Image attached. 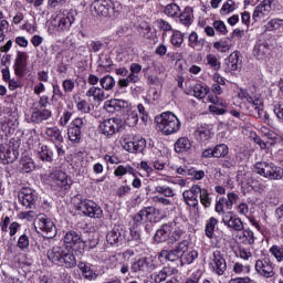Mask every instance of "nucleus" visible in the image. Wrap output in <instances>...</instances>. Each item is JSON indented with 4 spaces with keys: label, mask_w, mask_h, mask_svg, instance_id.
<instances>
[{
    "label": "nucleus",
    "mask_w": 283,
    "mask_h": 283,
    "mask_svg": "<svg viewBox=\"0 0 283 283\" xmlns=\"http://www.w3.org/2000/svg\"><path fill=\"white\" fill-rule=\"evenodd\" d=\"M185 234V226L172 221L163 224L155 234L156 242H168V244H176Z\"/></svg>",
    "instance_id": "obj_1"
},
{
    "label": "nucleus",
    "mask_w": 283,
    "mask_h": 283,
    "mask_svg": "<svg viewBox=\"0 0 283 283\" xmlns=\"http://www.w3.org/2000/svg\"><path fill=\"white\" fill-rule=\"evenodd\" d=\"M93 8L97 17L109 19L111 21L118 19L123 11V4L119 1L114 0H95L93 2Z\"/></svg>",
    "instance_id": "obj_2"
},
{
    "label": "nucleus",
    "mask_w": 283,
    "mask_h": 283,
    "mask_svg": "<svg viewBox=\"0 0 283 283\" xmlns=\"http://www.w3.org/2000/svg\"><path fill=\"white\" fill-rule=\"evenodd\" d=\"M156 123L157 129L164 136H171V134H178L180 132V119L171 112L161 113L159 117H156Z\"/></svg>",
    "instance_id": "obj_3"
},
{
    "label": "nucleus",
    "mask_w": 283,
    "mask_h": 283,
    "mask_svg": "<svg viewBox=\"0 0 283 283\" xmlns=\"http://www.w3.org/2000/svg\"><path fill=\"white\" fill-rule=\"evenodd\" d=\"M254 171L268 180H282L283 168L271 161H259L254 165Z\"/></svg>",
    "instance_id": "obj_4"
},
{
    "label": "nucleus",
    "mask_w": 283,
    "mask_h": 283,
    "mask_svg": "<svg viewBox=\"0 0 283 283\" xmlns=\"http://www.w3.org/2000/svg\"><path fill=\"white\" fill-rule=\"evenodd\" d=\"M74 21L75 18L73 12L59 13L51 21V25L54 28L55 32H67V30L72 28Z\"/></svg>",
    "instance_id": "obj_5"
},
{
    "label": "nucleus",
    "mask_w": 283,
    "mask_h": 283,
    "mask_svg": "<svg viewBox=\"0 0 283 283\" xmlns=\"http://www.w3.org/2000/svg\"><path fill=\"white\" fill-rule=\"evenodd\" d=\"M157 210L154 207H146L139 210L133 217V226L140 227V224H145V222H158V217L156 216Z\"/></svg>",
    "instance_id": "obj_6"
},
{
    "label": "nucleus",
    "mask_w": 283,
    "mask_h": 283,
    "mask_svg": "<svg viewBox=\"0 0 283 283\" xmlns=\"http://www.w3.org/2000/svg\"><path fill=\"white\" fill-rule=\"evenodd\" d=\"M49 182L55 191L61 189L67 190L72 185V179L67 178V174L61 170H56L50 175Z\"/></svg>",
    "instance_id": "obj_7"
},
{
    "label": "nucleus",
    "mask_w": 283,
    "mask_h": 283,
    "mask_svg": "<svg viewBox=\"0 0 283 283\" xmlns=\"http://www.w3.org/2000/svg\"><path fill=\"white\" fill-rule=\"evenodd\" d=\"M36 229L42 231L44 238L52 239L56 235V226H54V221L48 218L45 214H39L35 219Z\"/></svg>",
    "instance_id": "obj_8"
},
{
    "label": "nucleus",
    "mask_w": 283,
    "mask_h": 283,
    "mask_svg": "<svg viewBox=\"0 0 283 283\" xmlns=\"http://www.w3.org/2000/svg\"><path fill=\"white\" fill-rule=\"evenodd\" d=\"M98 127L99 134H103V136H106V138H111V136H114V134H118V132H120L123 120H120V118L112 117L104 119Z\"/></svg>",
    "instance_id": "obj_9"
},
{
    "label": "nucleus",
    "mask_w": 283,
    "mask_h": 283,
    "mask_svg": "<svg viewBox=\"0 0 283 283\" xmlns=\"http://www.w3.org/2000/svg\"><path fill=\"white\" fill-rule=\"evenodd\" d=\"M63 242L66 249H71V251H78V253H82L85 247V242H83L81 234L74 230L64 234Z\"/></svg>",
    "instance_id": "obj_10"
},
{
    "label": "nucleus",
    "mask_w": 283,
    "mask_h": 283,
    "mask_svg": "<svg viewBox=\"0 0 283 283\" xmlns=\"http://www.w3.org/2000/svg\"><path fill=\"white\" fill-rule=\"evenodd\" d=\"M77 210L88 218H103V209L92 200H82Z\"/></svg>",
    "instance_id": "obj_11"
},
{
    "label": "nucleus",
    "mask_w": 283,
    "mask_h": 283,
    "mask_svg": "<svg viewBox=\"0 0 283 283\" xmlns=\"http://www.w3.org/2000/svg\"><path fill=\"white\" fill-rule=\"evenodd\" d=\"M18 198L23 207L27 209H34L36 206V200H39V195L34 191V189L23 187L19 191Z\"/></svg>",
    "instance_id": "obj_12"
},
{
    "label": "nucleus",
    "mask_w": 283,
    "mask_h": 283,
    "mask_svg": "<svg viewBox=\"0 0 283 283\" xmlns=\"http://www.w3.org/2000/svg\"><path fill=\"white\" fill-rule=\"evenodd\" d=\"M209 266L217 275H224L227 271V260L220 250H216L210 256Z\"/></svg>",
    "instance_id": "obj_13"
},
{
    "label": "nucleus",
    "mask_w": 283,
    "mask_h": 283,
    "mask_svg": "<svg viewBox=\"0 0 283 283\" xmlns=\"http://www.w3.org/2000/svg\"><path fill=\"white\" fill-rule=\"evenodd\" d=\"M254 269L262 277H273L275 275L273 262L266 256L256 260Z\"/></svg>",
    "instance_id": "obj_14"
},
{
    "label": "nucleus",
    "mask_w": 283,
    "mask_h": 283,
    "mask_svg": "<svg viewBox=\"0 0 283 283\" xmlns=\"http://www.w3.org/2000/svg\"><path fill=\"white\" fill-rule=\"evenodd\" d=\"M130 271L133 273H151V271H156V262L151 259L142 258L132 264Z\"/></svg>",
    "instance_id": "obj_15"
},
{
    "label": "nucleus",
    "mask_w": 283,
    "mask_h": 283,
    "mask_svg": "<svg viewBox=\"0 0 283 283\" xmlns=\"http://www.w3.org/2000/svg\"><path fill=\"white\" fill-rule=\"evenodd\" d=\"M31 109L32 113L30 120L35 125H41V123H44V120H50L52 118V111L48 108H38L36 103L32 104Z\"/></svg>",
    "instance_id": "obj_16"
},
{
    "label": "nucleus",
    "mask_w": 283,
    "mask_h": 283,
    "mask_svg": "<svg viewBox=\"0 0 283 283\" xmlns=\"http://www.w3.org/2000/svg\"><path fill=\"white\" fill-rule=\"evenodd\" d=\"M222 222L224 227L232 229V231H242L244 229V222H242V219L235 216L233 211L223 213Z\"/></svg>",
    "instance_id": "obj_17"
},
{
    "label": "nucleus",
    "mask_w": 283,
    "mask_h": 283,
    "mask_svg": "<svg viewBox=\"0 0 283 283\" xmlns=\"http://www.w3.org/2000/svg\"><path fill=\"white\" fill-rule=\"evenodd\" d=\"M147 147V140L142 136H135L132 142L124 144V149L129 154H143Z\"/></svg>",
    "instance_id": "obj_18"
},
{
    "label": "nucleus",
    "mask_w": 283,
    "mask_h": 283,
    "mask_svg": "<svg viewBox=\"0 0 283 283\" xmlns=\"http://www.w3.org/2000/svg\"><path fill=\"white\" fill-rule=\"evenodd\" d=\"M28 67V53L23 51H18L13 64V70L15 76L22 77L25 74V69Z\"/></svg>",
    "instance_id": "obj_19"
},
{
    "label": "nucleus",
    "mask_w": 283,
    "mask_h": 283,
    "mask_svg": "<svg viewBox=\"0 0 283 283\" xmlns=\"http://www.w3.org/2000/svg\"><path fill=\"white\" fill-rule=\"evenodd\" d=\"M132 106V104H129V102L125 101V99H111V101H106L105 102V109H107V112H125L129 109V107Z\"/></svg>",
    "instance_id": "obj_20"
},
{
    "label": "nucleus",
    "mask_w": 283,
    "mask_h": 283,
    "mask_svg": "<svg viewBox=\"0 0 283 283\" xmlns=\"http://www.w3.org/2000/svg\"><path fill=\"white\" fill-rule=\"evenodd\" d=\"M200 186L198 185H192L190 187V189L185 190L182 192V198H184V202L189 206V205H198L200 203L198 201V197L200 196Z\"/></svg>",
    "instance_id": "obj_21"
},
{
    "label": "nucleus",
    "mask_w": 283,
    "mask_h": 283,
    "mask_svg": "<svg viewBox=\"0 0 283 283\" xmlns=\"http://www.w3.org/2000/svg\"><path fill=\"white\" fill-rule=\"evenodd\" d=\"M176 273H178V270H176V268L164 266L160 271L154 272L150 275V279L155 283H163L167 281V277H171V275H176Z\"/></svg>",
    "instance_id": "obj_22"
},
{
    "label": "nucleus",
    "mask_w": 283,
    "mask_h": 283,
    "mask_svg": "<svg viewBox=\"0 0 283 283\" xmlns=\"http://www.w3.org/2000/svg\"><path fill=\"white\" fill-rule=\"evenodd\" d=\"M238 96L239 98H241V101H247V103H249L250 109H254V112H259V114H262V101L251 97V95H249V92L244 90H240Z\"/></svg>",
    "instance_id": "obj_23"
},
{
    "label": "nucleus",
    "mask_w": 283,
    "mask_h": 283,
    "mask_svg": "<svg viewBox=\"0 0 283 283\" xmlns=\"http://www.w3.org/2000/svg\"><path fill=\"white\" fill-rule=\"evenodd\" d=\"M46 140L53 145H63V133L57 126L46 127L45 129Z\"/></svg>",
    "instance_id": "obj_24"
},
{
    "label": "nucleus",
    "mask_w": 283,
    "mask_h": 283,
    "mask_svg": "<svg viewBox=\"0 0 283 283\" xmlns=\"http://www.w3.org/2000/svg\"><path fill=\"white\" fill-rule=\"evenodd\" d=\"M0 151H2L1 156L4 160V165H10L19 158V150L12 146H0Z\"/></svg>",
    "instance_id": "obj_25"
},
{
    "label": "nucleus",
    "mask_w": 283,
    "mask_h": 283,
    "mask_svg": "<svg viewBox=\"0 0 283 283\" xmlns=\"http://www.w3.org/2000/svg\"><path fill=\"white\" fill-rule=\"evenodd\" d=\"M242 65V60L240 59V52H232L226 60V66L228 72H238Z\"/></svg>",
    "instance_id": "obj_26"
},
{
    "label": "nucleus",
    "mask_w": 283,
    "mask_h": 283,
    "mask_svg": "<svg viewBox=\"0 0 283 283\" xmlns=\"http://www.w3.org/2000/svg\"><path fill=\"white\" fill-rule=\"evenodd\" d=\"M65 253V248L61 245H55L51 250L48 251V260L52 262V264L61 265V260L63 259V254Z\"/></svg>",
    "instance_id": "obj_27"
},
{
    "label": "nucleus",
    "mask_w": 283,
    "mask_h": 283,
    "mask_svg": "<svg viewBox=\"0 0 283 283\" xmlns=\"http://www.w3.org/2000/svg\"><path fill=\"white\" fill-rule=\"evenodd\" d=\"M86 96L88 98H93L95 103H103V101L107 99L108 96L105 95V91L103 87L92 86L86 91Z\"/></svg>",
    "instance_id": "obj_28"
},
{
    "label": "nucleus",
    "mask_w": 283,
    "mask_h": 283,
    "mask_svg": "<svg viewBox=\"0 0 283 283\" xmlns=\"http://www.w3.org/2000/svg\"><path fill=\"white\" fill-rule=\"evenodd\" d=\"M38 158L43 163H54V151L48 145H41L38 150Z\"/></svg>",
    "instance_id": "obj_29"
},
{
    "label": "nucleus",
    "mask_w": 283,
    "mask_h": 283,
    "mask_svg": "<svg viewBox=\"0 0 283 283\" xmlns=\"http://www.w3.org/2000/svg\"><path fill=\"white\" fill-rule=\"evenodd\" d=\"M191 150V140L187 137H180L175 143V151L177 154H187Z\"/></svg>",
    "instance_id": "obj_30"
},
{
    "label": "nucleus",
    "mask_w": 283,
    "mask_h": 283,
    "mask_svg": "<svg viewBox=\"0 0 283 283\" xmlns=\"http://www.w3.org/2000/svg\"><path fill=\"white\" fill-rule=\"evenodd\" d=\"M77 268L80 269L84 280H88L90 282H92L93 280H96V277H98V274H96L95 271L92 270V266L87 265V263L85 262H80L77 264Z\"/></svg>",
    "instance_id": "obj_31"
},
{
    "label": "nucleus",
    "mask_w": 283,
    "mask_h": 283,
    "mask_svg": "<svg viewBox=\"0 0 283 283\" xmlns=\"http://www.w3.org/2000/svg\"><path fill=\"white\" fill-rule=\"evenodd\" d=\"M124 114H126L125 125L128 127H136L138 125V111L136 108L130 106Z\"/></svg>",
    "instance_id": "obj_32"
},
{
    "label": "nucleus",
    "mask_w": 283,
    "mask_h": 283,
    "mask_svg": "<svg viewBox=\"0 0 283 283\" xmlns=\"http://www.w3.org/2000/svg\"><path fill=\"white\" fill-rule=\"evenodd\" d=\"M269 44L258 43L254 45L253 56H255V59H258L259 61H264V59L269 56Z\"/></svg>",
    "instance_id": "obj_33"
},
{
    "label": "nucleus",
    "mask_w": 283,
    "mask_h": 283,
    "mask_svg": "<svg viewBox=\"0 0 283 283\" xmlns=\"http://www.w3.org/2000/svg\"><path fill=\"white\" fill-rule=\"evenodd\" d=\"M237 238L242 244H254L255 242V234L251 229H243L239 231Z\"/></svg>",
    "instance_id": "obj_34"
},
{
    "label": "nucleus",
    "mask_w": 283,
    "mask_h": 283,
    "mask_svg": "<svg viewBox=\"0 0 283 283\" xmlns=\"http://www.w3.org/2000/svg\"><path fill=\"white\" fill-rule=\"evenodd\" d=\"M180 23L189 28L193 23V8L186 7L185 10L178 14Z\"/></svg>",
    "instance_id": "obj_35"
},
{
    "label": "nucleus",
    "mask_w": 283,
    "mask_h": 283,
    "mask_svg": "<svg viewBox=\"0 0 283 283\" xmlns=\"http://www.w3.org/2000/svg\"><path fill=\"white\" fill-rule=\"evenodd\" d=\"M60 266H65V269H74L76 266V256H74V253L64 250Z\"/></svg>",
    "instance_id": "obj_36"
},
{
    "label": "nucleus",
    "mask_w": 283,
    "mask_h": 283,
    "mask_svg": "<svg viewBox=\"0 0 283 283\" xmlns=\"http://www.w3.org/2000/svg\"><path fill=\"white\" fill-rule=\"evenodd\" d=\"M19 167L22 174H30L34 171L36 166L34 165V160L31 159L30 156H24L21 158Z\"/></svg>",
    "instance_id": "obj_37"
},
{
    "label": "nucleus",
    "mask_w": 283,
    "mask_h": 283,
    "mask_svg": "<svg viewBox=\"0 0 283 283\" xmlns=\"http://www.w3.org/2000/svg\"><path fill=\"white\" fill-rule=\"evenodd\" d=\"M205 39H200L198 38V33L196 32H191L189 35V40H188V45L189 48H192V50H197L198 52H200V50H202L205 48Z\"/></svg>",
    "instance_id": "obj_38"
},
{
    "label": "nucleus",
    "mask_w": 283,
    "mask_h": 283,
    "mask_svg": "<svg viewBox=\"0 0 283 283\" xmlns=\"http://www.w3.org/2000/svg\"><path fill=\"white\" fill-rule=\"evenodd\" d=\"M99 85L104 92H112L116 87V80L112 75H105L99 78Z\"/></svg>",
    "instance_id": "obj_39"
},
{
    "label": "nucleus",
    "mask_w": 283,
    "mask_h": 283,
    "mask_svg": "<svg viewBox=\"0 0 283 283\" xmlns=\"http://www.w3.org/2000/svg\"><path fill=\"white\" fill-rule=\"evenodd\" d=\"M206 61L210 70H213V72H220L222 67V63L220 62L218 56H216V54H211V53L207 54Z\"/></svg>",
    "instance_id": "obj_40"
},
{
    "label": "nucleus",
    "mask_w": 283,
    "mask_h": 283,
    "mask_svg": "<svg viewBox=\"0 0 283 283\" xmlns=\"http://www.w3.org/2000/svg\"><path fill=\"white\" fill-rule=\"evenodd\" d=\"M136 170L134 169V167L129 166V165H119L115 168L114 170V176L116 178H123V176H127V174H129L130 176H134V172Z\"/></svg>",
    "instance_id": "obj_41"
},
{
    "label": "nucleus",
    "mask_w": 283,
    "mask_h": 283,
    "mask_svg": "<svg viewBox=\"0 0 283 283\" xmlns=\"http://www.w3.org/2000/svg\"><path fill=\"white\" fill-rule=\"evenodd\" d=\"M269 11L263 9L262 4H259L258 7H255L253 13H252V21H254V23H258L259 21H262L263 19H266V17H269Z\"/></svg>",
    "instance_id": "obj_42"
},
{
    "label": "nucleus",
    "mask_w": 283,
    "mask_h": 283,
    "mask_svg": "<svg viewBox=\"0 0 283 283\" xmlns=\"http://www.w3.org/2000/svg\"><path fill=\"white\" fill-rule=\"evenodd\" d=\"M283 28V20L280 18L271 19L265 24V32H277Z\"/></svg>",
    "instance_id": "obj_43"
},
{
    "label": "nucleus",
    "mask_w": 283,
    "mask_h": 283,
    "mask_svg": "<svg viewBox=\"0 0 283 283\" xmlns=\"http://www.w3.org/2000/svg\"><path fill=\"white\" fill-rule=\"evenodd\" d=\"M160 258H165L168 262H176L182 258L176 249L174 250H163L159 254Z\"/></svg>",
    "instance_id": "obj_44"
},
{
    "label": "nucleus",
    "mask_w": 283,
    "mask_h": 283,
    "mask_svg": "<svg viewBox=\"0 0 283 283\" xmlns=\"http://www.w3.org/2000/svg\"><path fill=\"white\" fill-rule=\"evenodd\" d=\"M164 14L174 19V17H178L180 14V7L175 2H171L165 7Z\"/></svg>",
    "instance_id": "obj_45"
},
{
    "label": "nucleus",
    "mask_w": 283,
    "mask_h": 283,
    "mask_svg": "<svg viewBox=\"0 0 283 283\" xmlns=\"http://www.w3.org/2000/svg\"><path fill=\"white\" fill-rule=\"evenodd\" d=\"M106 242L114 247L117 242H120V230L113 229L106 234Z\"/></svg>",
    "instance_id": "obj_46"
},
{
    "label": "nucleus",
    "mask_w": 283,
    "mask_h": 283,
    "mask_svg": "<svg viewBox=\"0 0 283 283\" xmlns=\"http://www.w3.org/2000/svg\"><path fill=\"white\" fill-rule=\"evenodd\" d=\"M76 109L82 114H90V112L94 109V106L87 101L78 98V101L76 102Z\"/></svg>",
    "instance_id": "obj_47"
},
{
    "label": "nucleus",
    "mask_w": 283,
    "mask_h": 283,
    "mask_svg": "<svg viewBox=\"0 0 283 283\" xmlns=\"http://www.w3.org/2000/svg\"><path fill=\"white\" fill-rule=\"evenodd\" d=\"M199 198H200V203L206 209H209V207H211V197H209V190H207V188L200 187Z\"/></svg>",
    "instance_id": "obj_48"
},
{
    "label": "nucleus",
    "mask_w": 283,
    "mask_h": 283,
    "mask_svg": "<svg viewBox=\"0 0 283 283\" xmlns=\"http://www.w3.org/2000/svg\"><path fill=\"white\" fill-rule=\"evenodd\" d=\"M212 149L214 158H224L229 155V146H227L226 144H219Z\"/></svg>",
    "instance_id": "obj_49"
},
{
    "label": "nucleus",
    "mask_w": 283,
    "mask_h": 283,
    "mask_svg": "<svg viewBox=\"0 0 283 283\" xmlns=\"http://www.w3.org/2000/svg\"><path fill=\"white\" fill-rule=\"evenodd\" d=\"M270 253L276 262H283V244H274L270 248Z\"/></svg>",
    "instance_id": "obj_50"
},
{
    "label": "nucleus",
    "mask_w": 283,
    "mask_h": 283,
    "mask_svg": "<svg viewBox=\"0 0 283 283\" xmlns=\"http://www.w3.org/2000/svg\"><path fill=\"white\" fill-rule=\"evenodd\" d=\"M209 94V87L203 86L201 84H197L193 86V96L195 98L202 99Z\"/></svg>",
    "instance_id": "obj_51"
},
{
    "label": "nucleus",
    "mask_w": 283,
    "mask_h": 283,
    "mask_svg": "<svg viewBox=\"0 0 283 283\" xmlns=\"http://www.w3.org/2000/svg\"><path fill=\"white\" fill-rule=\"evenodd\" d=\"M170 43L175 48H180L185 43V35L180 31H174L170 38Z\"/></svg>",
    "instance_id": "obj_52"
},
{
    "label": "nucleus",
    "mask_w": 283,
    "mask_h": 283,
    "mask_svg": "<svg viewBox=\"0 0 283 283\" xmlns=\"http://www.w3.org/2000/svg\"><path fill=\"white\" fill-rule=\"evenodd\" d=\"M81 134H82V130L73 128L72 126H69L67 137L71 143H81Z\"/></svg>",
    "instance_id": "obj_53"
},
{
    "label": "nucleus",
    "mask_w": 283,
    "mask_h": 283,
    "mask_svg": "<svg viewBox=\"0 0 283 283\" xmlns=\"http://www.w3.org/2000/svg\"><path fill=\"white\" fill-rule=\"evenodd\" d=\"M216 224H218V219L211 217L206 223V235L207 238H213V232L216 231Z\"/></svg>",
    "instance_id": "obj_54"
},
{
    "label": "nucleus",
    "mask_w": 283,
    "mask_h": 283,
    "mask_svg": "<svg viewBox=\"0 0 283 283\" xmlns=\"http://www.w3.org/2000/svg\"><path fill=\"white\" fill-rule=\"evenodd\" d=\"M129 70H130V73L128 74V76H132V78L138 83V81H140V77L138 76V74L143 72V65L138 63H132Z\"/></svg>",
    "instance_id": "obj_55"
},
{
    "label": "nucleus",
    "mask_w": 283,
    "mask_h": 283,
    "mask_svg": "<svg viewBox=\"0 0 283 283\" xmlns=\"http://www.w3.org/2000/svg\"><path fill=\"white\" fill-rule=\"evenodd\" d=\"M17 247L21 251H28V249H30V237L25 233L21 234L18 239Z\"/></svg>",
    "instance_id": "obj_56"
},
{
    "label": "nucleus",
    "mask_w": 283,
    "mask_h": 283,
    "mask_svg": "<svg viewBox=\"0 0 283 283\" xmlns=\"http://www.w3.org/2000/svg\"><path fill=\"white\" fill-rule=\"evenodd\" d=\"M155 189L157 193H161V196H165V198H174V196H176L174 188L169 186H157Z\"/></svg>",
    "instance_id": "obj_57"
},
{
    "label": "nucleus",
    "mask_w": 283,
    "mask_h": 283,
    "mask_svg": "<svg viewBox=\"0 0 283 283\" xmlns=\"http://www.w3.org/2000/svg\"><path fill=\"white\" fill-rule=\"evenodd\" d=\"M196 136L201 140V143H205L211 138V129L201 127L196 132Z\"/></svg>",
    "instance_id": "obj_58"
},
{
    "label": "nucleus",
    "mask_w": 283,
    "mask_h": 283,
    "mask_svg": "<svg viewBox=\"0 0 283 283\" xmlns=\"http://www.w3.org/2000/svg\"><path fill=\"white\" fill-rule=\"evenodd\" d=\"M263 9H265L268 11V13H272L275 12V10H277V0H263L260 3Z\"/></svg>",
    "instance_id": "obj_59"
},
{
    "label": "nucleus",
    "mask_w": 283,
    "mask_h": 283,
    "mask_svg": "<svg viewBox=\"0 0 283 283\" xmlns=\"http://www.w3.org/2000/svg\"><path fill=\"white\" fill-rule=\"evenodd\" d=\"M214 50H218L219 52H229L231 50V45L229 44V41L227 40H220L218 42L213 43Z\"/></svg>",
    "instance_id": "obj_60"
},
{
    "label": "nucleus",
    "mask_w": 283,
    "mask_h": 283,
    "mask_svg": "<svg viewBox=\"0 0 283 283\" xmlns=\"http://www.w3.org/2000/svg\"><path fill=\"white\" fill-rule=\"evenodd\" d=\"M227 200L226 201V207L227 209L231 210L233 209V205H235V202H238V200L240 199V197L238 196V193L234 192H229L227 195Z\"/></svg>",
    "instance_id": "obj_61"
},
{
    "label": "nucleus",
    "mask_w": 283,
    "mask_h": 283,
    "mask_svg": "<svg viewBox=\"0 0 283 283\" xmlns=\"http://www.w3.org/2000/svg\"><path fill=\"white\" fill-rule=\"evenodd\" d=\"M233 272L237 275H241V273H251V265H242V263L237 262L233 265Z\"/></svg>",
    "instance_id": "obj_62"
},
{
    "label": "nucleus",
    "mask_w": 283,
    "mask_h": 283,
    "mask_svg": "<svg viewBox=\"0 0 283 283\" xmlns=\"http://www.w3.org/2000/svg\"><path fill=\"white\" fill-rule=\"evenodd\" d=\"M175 250H177V253L179 254V256L184 258L185 253L189 251V241L184 240L179 242L178 245L175 248Z\"/></svg>",
    "instance_id": "obj_63"
},
{
    "label": "nucleus",
    "mask_w": 283,
    "mask_h": 283,
    "mask_svg": "<svg viewBox=\"0 0 283 283\" xmlns=\"http://www.w3.org/2000/svg\"><path fill=\"white\" fill-rule=\"evenodd\" d=\"M213 28L216 29L217 32H220L222 36H226V34L229 33V30H227V24H224V22H222L221 20L214 21Z\"/></svg>",
    "instance_id": "obj_64"
}]
</instances>
